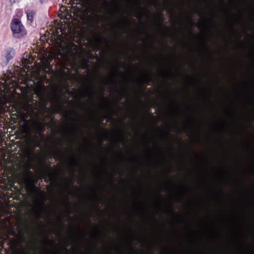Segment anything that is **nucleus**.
<instances>
[{
  "mask_svg": "<svg viewBox=\"0 0 254 254\" xmlns=\"http://www.w3.org/2000/svg\"><path fill=\"white\" fill-rule=\"evenodd\" d=\"M6 102V98L5 96H0V104L1 106H3Z\"/></svg>",
  "mask_w": 254,
  "mask_h": 254,
  "instance_id": "nucleus-2",
  "label": "nucleus"
},
{
  "mask_svg": "<svg viewBox=\"0 0 254 254\" xmlns=\"http://www.w3.org/2000/svg\"><path fill=\"white\" fill-rule=\"evenodd\" d=\"M11 28L13 33H19L22 29V25L19 20L15 19L11 22Z\"/></svg>",
  "mask_w": 254,
  "mask_h": 254,
  "instance_id": "nucleus-1",
  "label": "nucleus"
},
{
  "mask_svg": "<svg viewBox=\"0 0 254 254\" xmlns=\"http://www.w3.org/2000/svg\"><path fill=\"white\" fill-rule=\"evenodd\" d=\"M33 13L32 12H29L27 13V18L30 21L33 20Z\"/></svg>",
  "mask_w": 254,
  "mask_h": 254,
  "instance_id": "nucleus-3",
  "label": "nucleus"
}]
</instances>
